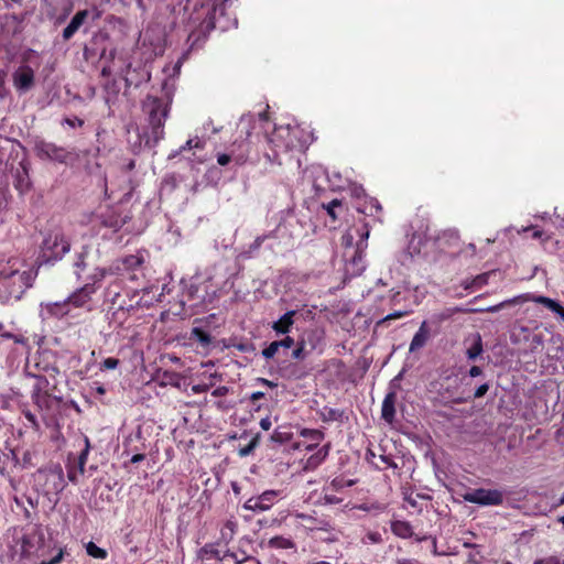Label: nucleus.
Returning a JSON list of instances; mask_svg holds the SVG:
<instances>
[{
    "instance_id": "a211bd4d",
    "label": "nucleus",
    "mask_w": 564,
    "mask_h": 564,
    "mask_svg": "<svg viewBox=\"0 0 564 564\" xmlns=\"http://www.w3.org/2000/svg\"><path fill=\"white\" fill-rule=\"evenodd\" d=\"M394 403H395V394L394 393L387 394L382 402V410H381L382 417L389 423H391L394 419V413H395Z\"/></svg>"
},
{
    "instance_id": "0e129e2a",
    "label": "nucleus",
    "mask_w": 564,
    "mask_h": 564,
    "mask_svg": "<svg viewBox=\"0 0 564 564\" xmlns=\"http://www.w3.org/2000/svg\"><path fill=\"white\" fill-rule=\"evenodd\" d=\"M248 453H249V448H245V449L241 451L242 455H247Z\"/></svg>"
},
{
    "instance_id": "774afa93",
    "label": "nucleus",
    "mask_w": 564,
    "mask_h": 564,
    "mask_svg": "<svg viewBox=\"0 0 564 564\" xmlns=\"http://www.w3.org/2000/svg\"><path fill=\"white\" fill-rule=\"evenodd\" d=\"M560 503L564 505V496L560 499Z\"/></svg>"
},
{
    "instance_id": "39448f33",
    "label": "nucleus",
    "mask_w": 564,
    "mask_h": 564,
    "mask_svg": "<svg viewBox=\"0 0 564 564\" xmlns=\"http://www.w3.org/2000/svg\"><path fill=\"white\" fill-rule=\"evenodd\" d=\"M217 6L213 0H203L199 8H195L191 20L198 23L197 32L206 36L212 30L215 29V15Z\"/></svg>"
},
{
    "instance_id": "f3484780",
    "label": "nucleus",
    "mask_w": 564,
    "mask_h": 564,
    "mask_svg": "<svg viewBox=\"0 0 564 564\" xmlns=\"http://www.w3.org/2000/svg\"><path fill=\"white\" fill-rule=\"evenodd\" d=\"M203 553H204V555L210 554L218 561L226 562L227 564H230V563L240 564L246 561V556L239 557L237 554H235L234 552H229V551L224 552V554L220 555L219 551H216L214 549H210V550L204 549Z\"/></svg>"
},
{
    "instance_id": "2f4dec72",
    "label": "nucleus",
    "mask_w": 564,
    "mask_h": 564,
    "mask_svg": "<svg viewBox=\"0 0 564 564\" xmlns=\"http://www.w3.org/2000/svg\"><path fill=\"white\" fill-rule=\"evenodd\" d=\"M301 435L304 437H308L310 440L315 442V444H317L322 440V436H323L322 433L317 430H303L301 432Z\"/></svg>"
},
{
    "instance_id": "b1692460",
    "label": "nucleus",
    "mask_w": 564,
    "mask_h": 564,
    "mask_svg": "<svg viewBox=\"0 0 564 564\" xmlns=\"http://www.w3.org/2000/svg\"><path fill=\"white\" fill-rule=\"evenodd\" d=\"M340 533L338 531H327L324 529H318L316 531V536L321 541L325 542H335L338 541Z\"/></svg>"
},
{
    "instance_id": "c9c22d12",
    "label": "nucleus",
    "mask_w": 564,
    "mask_h": 564,
    "mask_svg": "<svg viewBox=\"0 0 564 564\" xmlns=\"http://www.w3.org/2000/svg\"><path fill=\"white\" fill-rule=\"evenodd\" d=\"M250 132H251L252 135L249 137L246 141H252L253 139L256 141H267L263 138V129L254 128V129H251Z\"/></svg>"
},
{
    "instance_id": "79ce46f5",
    "label": "nucleus",
    "mask_w": 564,
    "mask_h": 564,
    "mask_svg": "<svg viewBox=\"0 0 564 564\" xmlns=\"http://www.w3.org/2000/svg\"><path fill=\"white\" fill-rule=\"evenodd\" d=\"M64 123L69 126L70 128H75L77 126H82L83 121L78 118H74V119H65Z\"/></svg>"
},
{
    "instance_id": "4be33fe9",
    "label": "nucleus",
    "mask_w": 564,
    "mask_h": 564,
    "mask_svg": "<svg viewBox=\"0 0 564 564\" xmlns=\"http://www.w3.org/2000/svg\"><path fill=\"white\" fill-rule=\"evenodd\" d=\"M85 549L87 554L94 558L105 560L108 555L105 549L99 547L94 542L86 543Z\"/></svg>"
},
{
    "instance_id": "f257e3e1",
    "label": "nucleus",
    "mask_w": 564,
    "mask_h": 564,
    "mask_svg": "<svg viewBox=\"0 0 564 564\" xmlns=\"http://www.w3.org/2000/svg\"><path fill=\"white\" fill-rule=\"evenodd\" d=\"M269 105H267L264 111L260 112L258 118L253 115H243L237 123V137L235 141H246L251 137V129L258 128L263 129V138L267 141H284L290 139L293 140V126L291 123H275L273 122L268 113Z\"/></svg>"
},
{
    "instance_id": "603ef678",
    "label": "nucleus",
    "mask_w": 564,
    "mask_h": 564,
    "mask_svg": "<svg viewBox=\"0 0 564 564\" xmlns=\"http://www.w3.org/2000/svg\"><path fill=\"white\" fill-rule=\"evenodd\" d=\"M63 555H64V553H63V551L61 550V551L57 553V555H56V556H54V557L51 560V562H52L53 564H58V563L63 560Z\"/></svg>"
},
{
    "instance_id": "c03bdc74",
    "label": "nucleus",
    "mask_w": 564,
    "mask_h": 564,
    "mask_svg": "<svg viewBox=\"0 0 564 564\" xmlns=\"http://www.w3.org/2000/svg\"><path fill=\"white\" fill-rule=\"evenodd\" d=\"M217 162L220 164V165H226L230 162V156L227 155V154H219L218 158H217Z\"/></svg>"
},
{
    "instance_id": "f8f14e48",
    "label": "nucleus",
    "mask_w": 564,
    "mask_h": 564,
    "mask_svg": "<svg viewBox=\"0 0 564 564\" xmlns=\"http://www.w3.org/2000/svg\"><path fill=\"white\" fill-rule=\"evenodd\" d=\"M295 311H289L283 314L278 321L272 324V329L278 335H285L290 332L291 327L294 324Z\"/></svg>"
},
{
    "instance_id": "423d86ee",
    "label": "nucleus",
    "mask_w": 564,
    "mask_h": 564,
    "mask_svg": "<svg viewBox=\"0 0 564 564\" xmlns=\"http://www.w3.org/2000/svg\"><path fill=\"white\" fill-rule=\"evenodd\" d=\"M166 33L164 28L156 25L155 28L148 29L149 44L143 42V58H152L162 55L165 50Z\"/></svg>"
},
{
    "instance_id": "4468645a",
    "label": "nucleus",
    "mask_w": 564,
    "mask_h": 564,
    "mask_svg": "<svg viewBox=\"0 0 564 564\" xmlns=\"http://www.w3.org/2000/svg\"><path fill=\"white\" fill-rule=\"evenodd\" d=\"M94 292H95V289L93 285H89V284L85 285L79 291H77L76 293H74L73 295H70L68 297L69 302H70V306H74V307L85 306L90 301V296Z\"/></svg>"
},
{
    "instance_id": "72a5a7b5",
    "label": "nucleus",
    "mask_w": 564,
    "mask_h": 564,
    "mask_svg": "<svg viewBox=\"0 0 564 564\" xmlns=\"http://www.w3.org/2000/svg\"><path fill=\"white\" fill-rule=\"evenodd\" d=\"M533 564H564L556 555H550L543 558L535 560Z\"/></svg>"
},
{
    "instance_id": "3c124183",
    "label": "nucleus",
    "mask_w": 564,
    "mask_h": 564,
    "mask_svg": "<svg viewBox=\"0 0 564 564\" xmlns=\"http://www.w3.org/2000/svg\"><path fill=\"white\" fill-rule=\"evenodd\" d=\"M397 564H420V563L417 561L411 560V558H400L397 561Z\"/></svg>"
},
{
    "instance_id": "20e7f679",
    "label": "nucleus",
    "mask_w": 564,
    "mask_h": 564,
    "mask_svg": "<svg viewBox=\"0 0 564 564\" xmlns=\"http://www.w3.org/2000/svg\"><path fill=\"white\" fill-rule=\"evenodd\" d=\"M69 242L63 234H50L43 240L42 245V259L44 262H51L62 259V257L69 251Z\"/></svg>"
},
{
    "instance_id": "9b49d317",
    "label": "nucleus",
    "mask_w": 564,
    "mask_h": 564,
    "mask_svg": "<svg viewBox=\"0 0 564 564\" xmlns=\"http://www.w3.org/2000/svg\"><path fill=\"white\" fill-rule=\"evenodd\" d=\"M89 14H90V12L88 10L78 11L73 17V19L70 20L68 25L64 29L63 39L66 41L69 40L77 32V30L83 25V23L85 22V20L87 19V17Z\"/></svg>"
},
{
    "instance_id": "6e6d98bb",
    "label": "nucleus",
    "mask_w": 564,
    "mask_h": 564,
    "mask_svg": "<svg viewBox=\"0 0 564 564\" xmlns=\"http://www.w3.org/2000/svg\"><path fill=\"white\" fill-rule=\"evenodd\" d=\"M303 347H300L293 351L294 358H301L302 357Z\"/></svg>"
},
{
    "instance_id": "5701e85b",
    "label": "nucleus",
    "mask_w": 564,
    "mask_h": 564,
    "mask_svg": "<svg viewBox=\"0 0 564 564\" xmlns=\"http://www.w3.org/2000/svg\"><path fill=\"white\" fill-rule=\"evenodd\" d=\"M15 187L21 193L28 191L30 187V180H29L28 172L24 166H22V172H18V174H17Z\"/></svg>"
},
{
    "instance_id": "e2e57ef3",
    "label": "nucleus",
    "mask_w": 564,
    "mask_h": 564,
    "mask_svg": "<svg viewBox=\"0 0 564 564\" xmlns=\"http://www.w3.org/2000/svg\"><path fill=\"white\" fill-rule=\"evenodd\" d=\"M564 319V308L561 306V310L556 312Z\"/></svg>"
},
{
    "instance_id": "680f3d73",
    "label": "nucleus",
    "mask_w": 564,
    "mask_h": 564,
    "mask_svg": "<svg viewBox=\"0 0 564 564\" xmlns=\"http://www.w3.org/2000/svg\"><path fill=\"white\" fill-rule=\"evenodd\" d=\"M564 319V308L561 306V310L556 312Z\"/></svg>"
},
{
    "instance_id": "09e8293b",
    "label": "nucleus",
    "mask_w": 564,
    "mask_h": 564,
    "mask_svg": "<svg viewBox=\"0 0 564 564\" xmlns=\"http://www.w3.org/2000/svg\"><path fill=\"white\" fill-rule=\"evenodd\" d=\"M408 314V312H404V311H399V312H395L393 314H390L386 317V319H394V318H400V317H403Z\"/></svg>"
},
{
    "instance_id": "bb28decb",
    "label": "nucleus",
    "mask_w": 564,
    "mask_h": 564,
    "mask_svg": "<svg viewBox=\"0 0 564 564\" xmlns=\"http://www.w3.org/2000/svg\"><path fill=\"white\" fill-rule=\"evenodd\" d=\"M192 336L203 346H207L210 344V336L200 328H194L192 330Z\"/></svg>"
},
{
    "instance_id": "5fc2aeb1",
    "label": "nucleus",
    "mask_w": 564,
    "mask_h": 564,
    "mask_svg": "<svg viewBox=\"0 0 564 564\" xmlns=\"http://www.w3.org/2000/svg\"><path fill=\"white\" fill-rule=\"evenodd\" d=\"M325 500H326V502H328V503H337V502H339V499H337V498H336V497H334V496H325Z\"/></svg>"
},
{
    "instance_id": "13d9d810",
    "label": "nucleus",
    "mask_w": 564,
    "mask_h": 564,
    "mask_svg": "<svg viewBox=\"0 0 564 564\" xmlns=\"http://www.w3.org/2000/svg\"><path fill=\"white\" fill-rule=\"evenodd\" d=\"M226 529H228V530H229V535L231 536V535H232V533H234V523H232V522H228V523L226 524Z\"/></svg>"
},
{
    "instance_id": "393cba45",
    "label": "nucleus",
    "mask_w": 564,
    "mask_h": 564,
    "mask_svg": "<svg viewBox=\"0 0 564 564\" xmlns=\"http://www.w3.org/2000/svg\"><path fill=\"white\" fill-rule=\"evenodd\" d=\"M533 302L535 303H540V304H543L544 306H546L549 310L553 311V312H557L558 310H561V305L555 302L554 300L550 299V297H546V296H534L531 299Z\"/></svg>"
},
{
    "instance_id": "58836bf2",
    "label": "nucleus",
    "mask_w": 564,
    "mask_h": 564,
    "mask_svg": "<svg viewBox=\"0 0 564 564\" xmlns=\"http://www.w3.org/2000/svg\"><path fill=\"white\" fill-rule=\"evenodd\" d=\"M276 344H280V347L291 348L294 345V339L290 336H286L282 340H276Z\"/></svg>"
},
{
    "instance_id": "6e6552de",
    "label": "nucleus",
    "mask_w": 564,
    "mask_h": 564,
    "mask_svg": "<svg viewBox=\"0 0 564 564\" xmlns=\"http://www.w3.org/2000/svg\"><path fill=\"white\" fill-rule=\"evenodd\" d=\"M464 500L481 506H498L502 503V494L499 490L476 489L465 494Z\"/></svg>"
},
{
    "instance_id": "9d476101",
    "label": "nucleus",
    "mask_w": 564,
    "mask_h": 564,
    "mask_svg": "<svg viewBox=\"0 0 564 564\" xmlns=\"http://www.w3.org/2000/svg\"><path fill=\"white\" fill-rule=\"evenodd\" d=\"M37 153L43 159L55 160L64 162L67 154L62 148L56 147L55 143H39Z\"/></svg>"
},
{
    "instance_id": "6ab92c4d",
    "label": "nucleus",
    "mask_w": 564,
    "mask_h": 564,
    "mask_svg": "<svg viewBox=\"0 0 564 564\" xmlns=\"http://www.w3.org/2000/svg\"><path fill=\"white\" fill-rule=\"evenodd\" d=\"M46 384L47 381L44 378H36V384L32 398L40 408L47 405V394L42 392V389Z\"/></svg>"
},
{
    "instance_id": "4c0bfd02",
    "label": "nucleus",
    "mask_w": 564,
    "mask_h": 564,
    "mask_svg": "<svg viewBox=\"0 0 564 564\" xmlns=\"http://www.w3.org/2000/svg\"><path fill=\"white\" fill-rule=\"evenodd\" d=\"M340 206V202L338 199H334L332 200L327 206H326V210L328 213V215L332 217V218H336L335 216V213H334V209L335 207H338Z\"/></svg>"
},
{
    "instance_id": "37998d69",
    "label": "nucleus",
    "mask_w": 564,
    "mask_h": 564,
    "mask_svg": "<svg viewBox=\"0 0 564 564\" xmlns=\"http://www.w3.org/2000/svg\"><path fill=\"white\" fill-rule=\"evenodd\" d=\"M488 391V386L487 384H482L480 386L476 392H475V398H481L482 395L486 394V392Z\"/></svg>"
},
{
    "instance_id": "c85d7f7f",
    "label": "nucleus",
    "mask_w": 564,
    "mask_h": 564,
    "mask_svg": "<svg viewBox=\"0 0 564 564\" xmlns=\"http://www.w3.org/2000/svg\"><path fill=\"white\" fill-rule=\"evenodd\" d=\"M270 544L272 546L282 547V549L293 547V542L291 540L284 539V538H280V536L271 539L270 540Z\"/></svg>"
},
{
    "instance_id": "c756f323",
    "label": "nucleus",
    "mask_w": 564,
    "mask_h": 564,
    "mask_svg": "<svg viewBox=\"0 0 564 564\" xmlns=\"http://www.w3.org/2000/svg\"><path fill=\"white\" fill-rule=\"evenodd\" d=\"M482 351L481 339L478 337L477 341L467 350L469 359H476Z\"/></svg>"
},
{
    "instance_id": "338daca9",
    "label": "nucleus",
    "mask_w": 564,
    "mask_h": 564,
    "mask_svg": "<svg viewBox=\"0 0 564 564\" xmlns=\"http://www.w3.org/2000/svg\"><path fill=\"white\" fill-rule=\"evenodd\" d=\"M40 564H53V563H52L51 561H47V562H46V561H43V562H41Z\"/></svg>"
},
{
    "instance_id": "f03ea898",
    "label": "nucleus",
    "mask_w": 564,
    "mask_h": 564,
    "mask_svg": "<svg viewBox=\"0 0 564 564\" xmlns=\"http://www.w3.org/2000/svg\"><path fill=\"white\" fill-rule=\"evenodd\" d=\"M172 90L166 79L162 83L161 95H148L143 100V112L148 113L149 128L143 132L145 141H160L164 138V121L170 111Z\"/></svg>"
},
{
    "instance_id": "cd10ccee",
    "label": "nucleus",
    "mask_w": 564,
    "mask_h": 564,
    "mask_svg": "<svg viewBox=\"0 0 564 564\" xmlns=\"http://www.w3.org/2000/svg\"><path fill=\"white\" fill-rule=\"evenodd\" d=\"M279 491L276 490H267L263 494H261L258 498L259 501L262 503H270V507L273 505L274 499L278 497Z\"/></svg>"
},
{
    "instance_id": "0eeeda50",
    "label": "nucleus",
    "mask_w": 564,
    "mask_h": 564,
    "mask_svg": "<svg viewBox=\"0 0 564 564\" xmlns=\"http://www.w3.org/2000/svg\"><path fill=\"white\" fill-rule=\"evenodd\" d=\"M37 480H44V491L46 494L57 492L64 488V474L61 466L50 467L37 473Z\"/></svg>"
},
{
    "instance_id": "69168bd1",
    "label": "nucleus",
    "mask_w": 564,
    "mask_h": 564,
    "mask_svg": "<svg viewBox=\"0 0 564 564\" xmlns=\"http://www.w3.org/2000/svg\"><path fill=\"white\" fill-rule=\"evenodd\" d=\"M93 13H94V19H97L99 17V13L96 10H94Z\"/></svg>"
},
{
    "instance_id": "7ed1b4c3",
    "label": "nucleus",
    "mask_w": 564,
    "mask_h": 564,
    "mask_svg": "<svg viewBox=\"0 0 564 564\" xmlns=\"http://www.w3.org/2000/svg\"><path fill=\"white\" fill-rule=\"evenodd\" d=\"M22 262L19 259H10L0 263V291H3L8 300H19L24 291L32 285L33 273L21 270Z\"/></svg>"
},
{
    "instance_id": "aec40b11",
    "label": "nucleus",
    "mask_w": 564,
    "mask_h": 564,
    "mask_svg": "<svg viewBox=\"0 0 564 564\" xmlns=\"http://www.w3.org/2000/svg\"><path fill=\"white\" fill-rule=\"evenodd\" d=\"M392 532L402 539L411 538L413 534V529L411 524L406 521L395 520L391 523Z\"/></svg>"
},
{
    "instance_id": "2eb2a0df",
    "label": "nucleus",
    "mask_w": 564,
    "mask_h": 564,
    "mask_svg": "<svg viewBox=\"0 0 564 564\" xmlns=\"http://www.w3.org/2000/svg\"><path fill=\"white\" fill-rule=\"evenodd\" d=\"M429 338H430V329L427 327V323L424 321L421 324L419 330L413 336L412 341L409 347V350L411 352L419 350L427 343Z\"/></svg>"
},
{
    "instance_id": "412c9836",
    "label": "nucleus",
    "mask_w": 564,
    "mask_h": 564,
    "mask_svg": "<svg viewBox=\"0 0 564 564\" xmlns=\"http://www.w3.org/2000/svg\"><path fill=\"white\" fill-rule=\"evenodd\" d=\"M327 448L319 449L315 455L307 458L305 469H315L327 456Z\"/></svg>"
},
{
    "instance_id": "1a4fd4ad",
    "label": "nucleus",
    "mask_w": 564,
    "mask_h": 564,
    "mask_svg": "<svg viewBox=\"0 0 564 564\" xmlns=\"http://www.w3.org/2000/svg\"><path fill=\"white\" fill-rule=\"evenodd\" d=\"M13 85L20 93H25L31 89L34 83V70L28 66L22 65L15 69L12 75Z\"/></svg>"
},
{
    "instance_id": "e433bc0d",
    "label": "nucleus",
    "mask_w": 564,
    "mask_h": 564,
    "mask_svg": "<svg viewBox=\"0 0 564 564\" xmlns=\"http://www.w3.org/2000/svg\"><path fill=\"white\" fill-rule=\"evenodd\" d=\"M118 364H119L118 359H116V358H107V359H105L102 361L101 368L102 369H108V370L115 369V368H117Z\"/></svg>"
},
{
    "instance_id": "864d4df0",
    "label": "nucleus",
    "mask_w": 564,
    "mask_h": 564,
    "mask_svg": "<svg viewBox=\"0 0 564 564\" xmlns=\"http://www.w3.org/2000/svg\"><path fill=\"white\" fill-rule=\"evenodd\" d=\"M192 390L196 393L204 392L207 390V386L197 384L192 388Z\"/></svg>"
},
{
    "instance_id": "052dcab7",
    "label": "nucleus",
    "mask_w": 564,
    "mask_h": 564,
    "mask_svg": "<svg viewBox=\"0 0 564 564\" xmlns=\"http://www.w3.org/2000/svg\"><path fill=\"white\" fill-rule=\"evenodd\" d=\"M140 459H141V455H140V454H135V455H133V456H132L131 462H132V463H137V462H139Z\"/></svg>"
},
{
    "instance_id": "49530a36",
    "label": "nucleus",
    "mask_w": 564,
    "mask_h": 564,
    "mask_svg": "<svg viewBox=\"0 0 564 564\" xmlns=\"http://www.w3.org/2000/svg\"><path fill=\"white\" fill-rule=\"evenodd\" d=\"M228 389L226 387H219L213 391L214 397H223L227 394Z\"/></svg>"
},
{
    "instance_id": "a18cd8bd",
    "label": "nucleus",
    "mask_w": 564,
    "mask_h": 564,
    "mask_svg": "<svg viewBox=\"0 0 564 564\" xmlns=\"http://www.w3.org/2000/svg\"><path fill=\"white\" fill-rule=\"evenodd\" d=\"M106 270L105 269H97L96 272L94 273L93 278L94 280H102L106 275Z\"/></svg>"
},
{
    "instance_id": "4d7b16f0",
    "label": "nucleus",
    "mask_w": 564,
    "mask_h": 564,
    "mask_svg": "<svg viewBox=\"0 0 564 564\" xmlns=\"http://www.w3.org/2000/svg\"><path fill=\"white\" fill-rule=\"evenodd\" d=\"M25 416H26V419H28L30 422H32L34 425L36 424V423H35V417H34V415H33L31 412H26V413H25Z\"/></svg>"
},
{
    "instance_id": "f704fd0d",
    "label": "nucleus",
    "mask_w": 564,
    "mask_h": 564,
    "mask_svg": "<svg viewBox=\"0 0 564 564\" xmlns=\"http://www.w3.org/2000/svg\"><path fill=\"white\" fill-rule=\"evenodd\" d=\"M88 452H89V442H88V438H85V449L82 452V454L78 458V464H79V468L82 471L84 470Z\"/></svg>"
},
{
    "instance_id": "7c9ffc66",
    "label": "nucleus",
    "mask_w": 564,
    "mask_h": 564,
    "mask_svg": "<svg viewBox=\"0 0 564 564\" xmlns=\"http://www.w3.org/2000/svg\"><path fill=\"white\" fill-rule=\"evenodd\" d=\"M83 221L87 225H91L94 229L97 228L98 225L107 226V224L101 219V217L95 214L86 216V218Z\"/></svg>"
},
{
    "instance_id": "dca6fc26",
    "label": "nucleus",
    "mask_w": 564,
    "mask_h": 564,
    "mask_svg": "<svg viewBox=\"0 0 564 564\" xmlns=\"http://www.w3.org/2000/svg\"><path fill=\"white\" fill-rule=\"evenodd\" d=\"M317 137L310 124L296 123L293 126V140L295 141H315Z\"/></svg>"
},
{
    "instance_id": "ddd939ff",
    "label": "nucleus",
    "mask_w": 564,
    "mask_h": 564,
    "mask_svg": "<svg viewBox=\"0 0 564 564\" xmlns=\"http://www.w3.org/2000/svg\"><path fill=\"white\" fill-rule=\"evenodd\" d=\"M70 302L69 299H67L64 302H53V303H46L43 306V311L47 315L54 316V317H63L70 313Z\"/></svg>"
},
{
    "instance_id": "a19ab883",
    "label": "nucleus",
    "mask_w": 564,
    "mask_h": 564,
    "mask_svg": "<svg viewBox=\"0 0 564 564\" xmlns=\"http://www.w3.org/2000/svg\"><path fill=\"white\" fill-rule=\"evenodd\" d=\"M260 426L262 430L268 431L272 426V422L269 416L261 419Z\"/></svg>"
},
{
    "instance_id": "bf43d9fd",
    "label": "nucleus",
    "mask_w": 564,
    "mask_h": 564,
    "mask_svg": "<svg viewBox=\"0 0 564 564\" xmlns=\"http://www.w3.org/2000/svg\"><path fill=\"white\" fill-rule=\"evenodd\" d=\"M542 236V232L540 230L533 229L532 237L533 238H540Z\"/></svg>"
},
{
    "instance_id": "ea45409f",
    "label": "nucleus",
    "mask_w": 564,
    "mask_h": 564,
    "mask_svg": "<svg viewBox=\"0 0 564 564\" xmlns=\"http://www.w3.org/2000/svg\"><path fill=\"white\" fill-rule=\"evenodd\" d=\"M271 440L274 442H284L290 440V436L281 432H274L271 436Z\"/></svg>"
},
{
    "instance_id": "a878e982",
    "label": "nucleus",
    "mask_w": 564,
    "mask_h": 564,
    "mask_svg": "<svg viewBox=\"0 0 564 564\" xmlns=\"http://www.w3.org/2000/svg\"><path fill=\"white\" fill-rule=\"evenodd\" d=\"M245 508L252 511H265L270 508V503H262L258 498H251L245 503Z\"/></svg>"
},
{
    "instance_id": "de8ad7c7",
    "label": "nucleus",
    "mask_w": 564,
    "mask_h": 564,
    "mask_svg": "<svg viewBox=\"0 0 564 564\" xmlns=\"http://www.w3.org/2000/svg\"><path fill=\"white\" fill-rule=\"evenodd\" d=\"M223 129V127L220 129L216 128L213 123V121H209L207 122L205 126H204V130L207 132V131H212L214 133L220 131Z\"/></svg>"
},
{
    "instance_id": "473e14b6",
    "label": "nucleus",
    "mask_w": 564,
    "mask_h": 564,
    "mask_svg": "<svg viewBox=\"0 0 564 564\" xmlns=\"http://www.w3.org/2000/svg\"><path fill=\"white\" fill-rule=\"evenodd\" d=\"M280 344L272 341L265 349H263L262 355L264 358L270 359L278 352Z\"/></svg>"
},
{
    "instance_id": "8fccbe9b",
    "label": "nucleus",
    "mask_w": 564,
    "mask_h": 564,
    "mask_svg": "<svg viewBox=\"0 0 564 564\" xmlns=\"http://www.w3.org/2000/svg\"><path fill=\"white\" fill-rule=\"evenodd\" d=\"M471 377H478L481 375V369L478 366H473L469 370Z\"/></svg>"
}]
</instances>
